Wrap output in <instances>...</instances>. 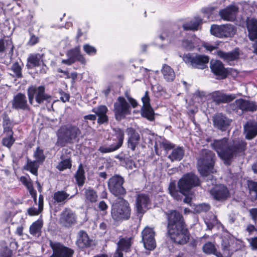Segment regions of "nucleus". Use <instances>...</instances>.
<instances>
[{"mask_svg": "<svg viewBox=\"0 0 257 257\" xmlns=\"http://www.w3.org/2000/svg\"><path fill=\"white\" fill-rule=\"evenodd\" d=\"M247 143L242 140L229 141L226 138L214 140L210 146L217 154L218 156L226 166L232 163L234 158L243 154L246 149Z\"/></svg>", "mask_w": 257, "mask_h": 257, "instance_id": "nucleus-1", "label": "nucleus"}, {"mask_svg": "<svg viewBox=\"0 0 257 257\" xmlns=\"http://www.w3.org/2000/svg\"><path fill=\"white\" fill-rule=\"evenodd\" d=\"M200 185V180L198 177L193 173H189L184 175L178 182V187L176 188L174 182H171L168 188L170 195L176 200H181L182 195H187L190 190L195 186Z\"/></svg>", "mask_w": 257, "mask_h": 257, "instance_id": "nucleus-2", "label": "nucleus"}, {"mask_svg": "<svg viewBox=\"0 0 257 257\" xmlns=\"http://www.w3.org/2000/svg\"><path fill=\"white\" fill-rule=\"evenodd\" d=\"M81 134V130L75 125L67 124L62 125L57 131L56 145L63 147L67 144H72L77 140Z\"/></svg>", "mask_w": 257, "mask_h": 257, "instance_id": "nucleus-3", "label": "nucleus"}, {"mask_svg": "<svg viewBox=\"0 0 257 257\" xmlns=\"http://www.w3.org/2000/svg\"><path fill=\"white\" fill-rule=\"evenodd\" d=\"M216 157L212 151L203 149L200 153V157L197 160L198 169L202 176H205L206 180H211L212 175L209 174V171L214 165Z\"/></svg>", "mask_w": 257, "mask_h": 257, "instance_id": "nucleus-4", "label": "nucleus"}, {"mask_svg": "<svg viewBox=\"0 0 257 257\" xmlns=\"http://www.w3.org/2000/svg\"><path fill=\"white\" fill-rule=\"evenodd\" d=\"M131 209L129 203L122 197H118L111 209V216L116 221L127 219L130 217Z\"/></svg>", "mask_w": 257, "mask_h": 257, "instance_id": "nucleus-5", "label": "nucleus"}, {"mask_svg": "<svg viewBox=\"0 0 257 257\" xmlns=\"http://www.w3.org/2000/svg\"><path fill=\"white\" fill-rule=\"evenodd\" d=\"M183 59L186 64L192 68L200 69L206 68L209 61L208 56L190 53L185 54Z\"/></svg>", "mask_w": 257, "mask_h": 257, "instance_id": "nucleus-6", "label": "nucleus"}, {"mask_svg": "<svg viewBox=\"0 0 257 257\" xmlns=\"http://www.w3.org/2000/svg\"><path fill=\"white\" fill-rule=\"evenodd\" d=\"M124 183V178L120 175H114L110 178L107 182L109 191L115 196L123 197L126 193L123 184Z\"/></svg>", "mask_w": 257, "mask_h": 257, "instance_id": "nucleus-7", "label": "nucleus"}, {"mask_svg": "<svg viewBox=\"0 0 257 257\" xmlns=\"http://www.w3.org/2000/svg\"><path fill=\"white\" fill-rule=\"evenodd\" d=\"M169 236L174 242L184 244L189 239V232L185 225L167 228Z\"/></svg>", "mask_w": 257, "mask_h": 257, "instance_id": "nucleus-8", "label": "nucleus"}, {"mask_svg": "<svg viewBox=\"0 0 257 257\" xmlns=\"http://www.w3.org/2000/svg\"><path fill=\"white\" fill-rule=\"evenodd\" d=\"M29 102L32 104L34 98L36 102L41 104L44 101H48L51 98L50 95L45 93V88L43 86H37L31 85L27 89Z\"/></svg>", "mask_w": 257, "mask_h": 257, "instance_id": "nucleus-9", "label": "nucleus"}, {"mask_svg": "<svg viewBox=\"0 0 257 257\" xmlns=\"http://www.w3.org/2000/svg\"><path fill=\"white\" fill-rule=\"evenodd\" d=\"M115 139L112 140L113 143L108 146H101L98 151L101 153H109L117 150L122 145L124 134V132L119 128H113Z\"/></svg>", "mask_w": 257, "mask_h": 257, "instance_id": "nucleus-10", "label": "nucleus"}, {"mask_svg": "<svg viewBox=\"0 0 257 257\" xmlns=\"http://www.w3.org/2000/svg\"><path fill=\"white\" fill-rule=\"evenodd\" d=\"M236 31L235 27L230 24L212 25L210 28L211 34L220 38L232 37L235 35Z\"/></svg>", "mask_w": 257, "mask_h": 257, "instance_id": "nucleus-11", "label": "nucleus"}, {"mask_svg": "<svg viewBox=\"0 0 257 257\" xmlns=\"http://www.w3.org/2000/svg\"><path fill=\"white\" fill-rule=\"evenodd\" d=\"M113 112L117 120L120 121L131 113V107L123 97H118L114 103Z\"/></svg>", "mask_w": 257, "mask_h": 257, "instance_id": "nucleus-12", "label": "nucleus"}, {"mask_svg": "<svg viewBox=\"0 0 257 257\" xmlns=\"http://www.w3.org/2000/svg\"><path fill=\"white\" fill-rule=\"evenodd\" d=\"M218 44L213 45L209 43L204 42L203 43V47L207 51L210 52L215 51L214 53L216 54L219 57L226 61H234L239 58V53L236 50L229 52H224L221 50H217Z\"/></svg>", "mask_w": 257, "mask_h": 257, "instance_id": "nucleus-13", "label": "nucleus"}, {"mask_svg": "<svg viewBox=\"0 0 257 257\" xmlns=\"http://www.w3.org/2000/svg\"><path fill=\"white\" fill-rule=\"evenodd\" d=\"M49 245L53 250V253L50 257H73L74 253L73 249L59 242L50 240Z\"/></svg>", "mask_w": 257, "mask_h": 257, "instance_id": "nucleus-14", "label": "nucleus"}, {"mask_svg": "<svg viewBox=\"0 0 257 257\" xmlns=\"http://www.w3.org/2000/svg\"><path fill=\"white\" fill-rule=\"evenodd\" d=\"M232 120L229 119L225 114L217 112L212 116V122L214 127L221 132H225L230 126Z\"/></svg>", "mask_w": 257, "mask_h": 257, "instance_id": "nucleus-15", "label": "nucleus"}, {"mask_svg": "<svg viewBox=\"0 0 257 257\" xmlns=\"http://www.w3.org/2000/svg\"><path fill=\"white\" fill-rule=\"evenodd\" d=\"M76 222V215L70 208H65L61 213L59 222L62 226L69 228L75 224Z\"/></svg>", "mask_w": 257, "mask_h": 257, "instance_id": "nucleus-16", "label": "nucleus"}, {"mask_svg": "<svg viewBox=\"0 0 257 257\" xmlns=\"http://www.w3.org/2000/svg\"><path fill=\"white\" fill-rule=\"evenodd\" d=\"M212 198L218 201L222 202L229 197V191L224 185L218 184L213 187L209 191Z\"/></svg>", "mask_w": 257, "mask_h": 257, "instance_id": "nucleus-17", "label": "nucleus"}, {"mask_svg": "<svg viewBox=\"0 0 257 257\" xmlns=\"http://www.w3.org/2000/svg\"><path fill=\"white\" fill-rule=\"evenodd\" d=\"M167 218V228L185 225L182 215L176 210H171L166 213Z\"/></svg>", "mask_w": 257, "mask_h": 257, "instance_id": "nucleus-18", "label": "nucleus"}, {"mask_svg": "<svg viewBox=\"0 0 257 257\" xmlns=\"http://www.w3.org/2000/svg\"><path fill=\"white\" fill-rule=\"evenodd\" d=\"M155 234L154 229L149 227H146L142 231V241L147 249L153 250L156 247Z\"/></svg>", "mask_w": 257, "mask_h": 257, "instance_id": "nucleus-19", "label": "nucleus"}, {"mask_svg": "<svg viewBox=\"0 0 257 257\" xmlns=\"http://www.w3.org/2000/svg\"><path fill=\"white\" fill-rule=\"evenodd\" d=\"M239 8L236 5H230L224 9L219 10L218 15L221 19L226 21L233 22L236 17Z\"/></svg>", "mask_w": 257, "mask_h": 257, "instance_id": "nucleus-20", "label": "nucleus"}, {"mask_svg": "<svg viewBox=\"0 0 257 257\" xmlns=\"http://www.w3.org/2000/svg\"><path fill=\"white\" fill-rule=\"evenodd\" d=\"M12 108L16 110H30L26 96L21 92L17 93L12 101Z\"/></svg>", "mask_w": 257, "mask_h": 257, "instance_id": "nucleus-21", "label": "nucleus"}, {"mask_svg": "<svg viewBox=\"0 0 257 257\" xmlns=\"http://www.w3.org/2000/svg\"><path fill=\"white\" fill-rule=\"evenodd\" d=\"M233 109H239L242 111L253 112L257 110V104L252 101L243 99L236 100L232 104Z\"/></svg>", "mask_w": 257, "mask_h": 257, "instance_id": "nucleus-22", "label": "nucleus"}, {"mask_svg": "<svg viewBox=\"0 0 257 257\" xmlns=\"http://www.w3.org/2000/svg\"><path fill=\"white\" fill-rule=\"evenodd\" d=\"M210 67L213 74L219 77V78L224 79L227 77L228 71L220 61L211 60Z\"/></svg>", "mask_w": 257, "mask_h": 257, "instance_id": "nucleus-23", "label": "nucleus"}, {"mask_svg": "<svg viewBox=\"0 0 257 257\" xmlns=\"http://www.w3.org/2000/svg\"><path fill=\"white\" fill-rule=\"evenodd\" d=\"M126 132L128 135L127 147L132 151H135L140 142V134L133 127L127 128Z\"/></svg>", "mask_w": 257, "mask_h": 257, "instance_id": "nucleus-24", "label": "nucleus"}, {"mask_svg": "<svg viewBox=\"0 0 257 257\" xmlns=\"http://www.w3.org/2000/svg\"><path fill=\"white\" fill-rule=\"evenodd\" d=\"M211 97L212 101L216 104L229 103L236 98L235 94H227L219 91L212 92Z\"/></svg>", "mask_w": 257, "mask_h": 257, "instance_id": "nucleus-25", "label": "nucleus"}, {"mask_svg": "<svg viewBox=\"0 0 257 257\" xmlns=\"http://www.w3.org/2000/svg\"><path fill=\"white\" fill-rule=\"evenodd\" d=\"M150 203V198L147 194H139L136 198V208L138 214H143L148 209V205Z\"/></svg>", "mask_w": 257, "mask_h": 257, "instance_id": "nucleus-26", "label": "nucleus"}, {"mask_svg": "<svg viewBox=\"0 0 257 257\" xmlns=\"http://www.w3.org/2000/svg\"><path fill=\"white\" fill-rule=\"evenodd\" d=\"M244 134L245 138L248 140H251L257 136V122L248 121L244 125Z\"/></svg>", "mask_w": 257, "mask_h": 257, "instance_id": "nucleus-27", "label": "nucleus"}, {"mask_svg": "<svg viewBox=\"0 0 257 257\" xmlns=\"http://www.w3.org/2000/svg\"><path fill=\"white\" fill-rule=\"evenodd\" d=\"M92 240L90 239L87 233L84 230H80L77 233L76 242L77 245L80 248H86L91 246Z\"/></svg>", "mask_w": 257, "mask_h": 257, "instance_id": "nucleus-28", "label": "nucleus"}, {"mask_svg": "<svg viewBox=\"0 0 257 257\" xmlns=\"http://www.w3.org/2000/svg\"><path fill=\"white\" fill-rule=\"evenodd\" d=\"M246 25L248 31V36L251 41L257 39V20L247 18Z\"/></svg>", "mask_w": 257, "mask_h": 257, "instance_id": "nucleus-29", "label": "nucleus"}, {"mask_svg": "<svg viewBox=\"0 0 257 257\" xmlns=\"http://www.w3.org/2000/svg\"><path fill=\"white\" fill-rule=\"evenodd\" d=\"M72 197V196H70V195L64 191H58L54 193L52 199L54 203L63 205Z\"/></svg>", "mask_w": 257, "mask_h": 257, "instance_id": "nucleus-30", "label": "nucleus"}, {"mask_svg": "<svg viewBox=\"0 0 257 257\" xmlns=\"http://www.w3.org/2000/svg\"><path fill=\"white\" fill-rule=\"evenodd\" d=\"M66 55L74 62L76 61H79L82 64H85L86 62L84 57L81 54L79 47L68 51Z\"/></svg>", "mask_w": 257, "mask_h": 257, "instance_id": "nucleus-31", "label": "nucleus"}, {"mask_svg": "<svg viewBox=\"0 0 257 257\" xmlns=\"http://www.w3.org/2000/svg\"><path fill=\"white\" fill-rule=\"evenodd\" d=\"M202 19L199 17H195L189 22L184 23L182 27L185 31H196L202 23Z\"/></svg>", "mask_w": 257, "mask_h": 257, "instance_id": "nucleus-32", "label": "nucleus"}, {"mask_svg": "<svg viewBox=\"0 0 257 257\" xmlns=\"http://www.w3.org/2000/svg\"><path fill=\"white\" fill-rule=\"evenodd\" d=\"M43 55L40 54H32L28 58L27 67L32 68L34 67L39 66L43 62L42 57Z\"/></svg>", "mask_w": 257, "mask_h": 257, "instance_id": "nucleus-33", "label": "nucleus"}, {"mask_svg": "<svg viewBox=\"0 0 257 257\" xmlns=\"http://www.w3.org/2000/svg\"><path fill=\"white\" fill-rule=\"evenodd\" d=\"M164 79L168 82L172 81L175 78V74L170 66L164 64L161 70Z\"/></svg>", "mask_w": 257, "mask_h": 257, "instance_id": "nucleus-34", "label": "nucleus"}, {"mask_svg": "<svg viewBox=\"0 0 257 257\" xmlns=\"http://www.w3.org/2000/svg\"><path fill=\"white\" fill-rule=\"evenodd\" d=\"M132 237L120 238L117 243V248L122 251L127 252L132 245Z\"/></svg>", "mask_w": 257, "mask_h": 257, "instance_id": "nucleus-35", "label": "nucleus"}, {"mask_svg": "<svg viewBox=\"0 0 257 257\" xmlns=\"http://www.w3.org/2000/svg\"><path fill=\"white\" fill-rule=\"evenodd\" d=\"M184 156V150L182 147H177L172 150V153L168 158L173 162L174 161H180Z\"/></svg>", "mask_w": 257, "mask_h": 257, "instance_id": "nucleus-36", "label": "nucleus"}, {"mask_svg": "<svg viewBox=\"0 0 257 257\" xmlns=\"http://www.w3.org/2000/svg\"><path fill=\"white\" fill-rule=\"evenodd\" d=\"M141 115L150 121L154 120L155 112L151 106H142L141 108Z\"/></svg>", "mask_w": 257, "mask_h": 257, "instance_id": "nucleus-37", "label": "nucleus"}, {"mask_svg": "<svg viewBox=\"0 0 257 257\" xmlns=\"http://www.w3.org/2000/svg\"><path fill=\"white\" fill-rule=\"evenodd\" d=\"M42 226L43 222L42 220H38L33 222L30 227V234L33 235H40Z\"/></svg>", "mask_w": 257, "mask_h": 257, "instance_id": "nucleus-38", "label": "nucleus"}, {"mask_svg": "<svg viewBox=\"0 0 257 257\" xmlns=\"http://www.w3.org/2000/svg\"><path fill=\"white\" fill-rule=\"evenodd\" d=\"M77 183L79 186H82L84 183V171L82 164H80L75 175Z\"/></svg>", "mask_w": 257, "mask_h": 257, "instance_id": "nucleus-39", "label": "nucleus"}, {"mask_svg": "<svg viewBox=\"0 0 257 257\" xmlns=\"http://www.w3.org/2000/svg\"><path fill=\"white\" fill-rule=\"evenodd\" d=\"M39 162L37 161H32L29 159L27 160V163L25 169L30 171L33 174L38 175V169L39 166Z\"/></svg>", "mask_w": 257, "mask_h": 257, "instance_id": "nucleus-40", "label": "nucleus"}, {"mask_svg": "<svg viewBox=\"0 0 257 257\" xmlns=\"http://www.w3.org/2000/svg\"><path fill=\"white\" fill-rule=\"evenodd\" d=\"M61 161L56 166V168L60 171H62L67 169H70L72 166L71 160L70 158H63L61 157Z\"/></svg>", "mask_w": 257, "mask_h": 257, "instance_id": "nucleus-41", "label": "nucleus"}, {"mask_svg": "<svg viewBox=\"0 0 257 257\" xmlns=\"http://www.w3.org/2000/svg\"><path fill=\"white\" fill-rule=\"evenodd\" d=\"M85 196L86 200L91 202H95L97 201V193L91 188H89L85 189Z\"/></svg>", "mask_w": 257, "mask_h": 257, "instance_id": "nucleus-42", "label": "nucleus"}, {"mask_svg": "<svg viewBox=\"0 0 257 257\" xmlns=\"http://www.w3.org/2000/svg\"><path fill=\"white\" fill-rule=\"evenodd\" d=\"M34 157L36 159L35 161L38 162L39 163H42L46 158L44 154L43 150L41 149L39 147L36 149L34 154Z\"/></svg>", "mask_w": 257, "mask_h": 257, "instance_id": "nucleus-43", "label": "nucleus"}, {"mask_svg": "<svg viewBox=\"0 0 257 257\" xmlns=\"http://www.w3.org/2000/svg\"><path fill=\"white\" fill-rule=\"evenodd\" d=\"M11 70L13 72V76L18 78L22 77V68L18 62L14 63L11 68Z\"/></svg>", "mask_w": 257, "mask_h": 257, "instance_id": "nucleus-44", "label": "nucleus"}, {"mask_svg": "<svg viewBox=\"0 0 257 257\" xmlns=\"http://www.w3.org/2000/svg\"><path fill=\"white\" fill-rule=\"evenodd\" d=\"M203 250L206 253L212 254L215 253L216 248L212 243L208 242L203 245Z\"/></svg>", "mask_w": 257, "mask_h": 257, "instance_id": "nucleus-45", "label": "nucleus"}, {"mask_svg": "<svg viewBox=\"0 0 257 257\" xmlns=\"http://www.w3.org/2000/svg\"><path fill=\"white\" fill-rule=\"evenodd\" d=\"M108 111L107 108L105 105H100L97 108L92 109V111L95 113L96 116H101L106 114Z\"/></svg>", "mask_w": 257, "mask_h": 257, "instance_id": "nucleus-46", "label": "nucleus"}, {"mask_svg": "<svg viewBox=\"0 0 257 257\" xmlns=\"http://www.w3.org/2000/svg\"><path fill=\"white\" fill-rule=\"evenodd\" d=\"M15 141L13 136H7L4 137L2 140V144L3 146L10 148Z\"/></svg>", "mask_w": 257, "mask_h": 257, "instance_id": "nucleus-47", "label": "nucleus"}, {"mask_svg": "<svg viewBox=\"0 0 257 257\" xmlns=\"http://www.w3.org/2000/svg\"><path fill=\"white\" fill-rule=\"evenodd\" d=\"M122 166L129 169H133L134 167H137L136 165L134 163V161L129 158H125L124 163H122Z\"/></svg>", "mask_w": 257, "mask_h": 257, "instance_id": "nucleus-48", "label": "nucleus"}, {"mask_svg": "<svg viewBox=\"0 0 257 257\" xmlns=\"http://www.w3.org/2000/svg\"><path fill=\"white\" fill-rule=\"evenodd\" d=\"M182 46L184 48L188 51L192 50L195 47L193 43L191 41L188 40L183 41Z\"/></svg>", "mask_w": 257, "mask_h": 257, "instance_id": "nucleus-49", "label": "nucleus"}, {"mask_svg": "<svg viewBox=\"0 0 257 257\" xmlns=\"http://www.w3.org/2000/svg\"><path fill=\"white\" fill-rule=\"evenodd\" d=\"M84 51L88 55H93L96 54V50L94 47L88 44H85L83 46Z\"/></svg>", "mask_w": 257, "mask_h": 257, "instance_id": "nucleus-50", "label": "nucleus"}, {"mask_svg": "<svg viewBox=\"0 0 257 257\" xmlns=\"http://www.w3.org/2000/svg\"><path fill=\"white\" fill-rule=\"evenodd\" d=\"M247 186L250 192H254L257 198V182L253 181H247Z\"/></svg>", "mask_w": 257, "mask_h": 257, "instance_id": "nucleus-51", "label": "nucleus"}, {"mask_svg": "<svg viewBox=\"0 0 257 257\" xmlns=\"http://www.w3.org/2000/svg\"><path fill=\"white\" fill-rule=\"evenodd\" d=\"M210 208V205L208 204H200L197 206L196 209L198 212H206Z\"/></svg>", "mask_w": 257, "mask_h": 257, "instance_id": "nucleus-52", "label": "nucleus"}, {"mask_svg": "<svg viewBox=\"0 0 257 257\" xmlns=\"http://www.w3.org/2000/svg\"><path fill=\"white\" fill-rule=\"evenodd\" d=\"M249 215L254 221L255 224H257V208H251L248 211Z\"/></svg>", "mask_w": 257, "mask_h": 257, "instance_id": "nucleus-53", "label": "nucleus"}, {"mask_svg": "<svg viewBox=\"0 0 257 257\" xmlns=\"http://www.w3.org/2000/svg\"><path fill=\"white\" fill-rule=\"evenodd\" d=\"M218 220L215 216H213L212 221H205V223L207 225V229L211 230L212 228L217 224Z\"/></svg>", "mask_w": 257, "mask_h": 257, "instance_id": "nucleus-54", "label": "nucleus"}, {"mask_svg": "<svg viewBox=\"0 0 257 257\" xmlns=\"http://www.w3.org/2000/svg\"><path fill=\"white\" fill-rule=\"evenodd\" d=\"M142 100L143 103V106H151L150 103V97L149 96V92L146 91L145 95L142 98Z\"/></svg>", "mask_w": 257, "mask_h": 257, "instance_id": "nucleus-55", "label": "nucleus"}, {"mask_svg": "<svg viewBox=\"0 0 257 257\" xmlns=\"http://www.w3.org/2000/svg\"><path fill=\"white\" fill-rule=\"evenodd\" d=\"M8 125H11V122L8 114L4 113L3 116V126Z\"/></svg>", "mask_w": 257, "mask_h": 257, "instance_id": "nucleus-56", "label": "nucleus"}, {"mask_svg": "<svg viewBox=\"0 0 257 257\" xmlns=\"http://www.w3.org/2000/svg\"><path fill=\"white\" fill-rule=\"evenodd\" d=\"M59 93L62 95L60 97V99L63 102H65L69 101L70 96L68 94L64 93L61 89L59 90Z\"/></svg>", "mask_w": 257, "mask_h": 257, "instance_id": "nucleus-57", "label": "nucleus"}, {"mask_svg": "<svg viewBox=\"0 0 257 257\" xmlns=\"http://www.w3.org/2000/svg\"><path fill=\"white\" fill-rule=\"evenodd\" d=\"M108 120V116L106 114L98 116L97 119V122L99 124H103L107 122Z\"/></svg>", "mask_w": 257, "mask_h": 257, "instance_id": "nucleus-58", "label": "nucleus"}, {"mask_svg": "<svg viewBox=\"0 0 257 257\" xmlns=\"http://www.w3.org/2000/svg\"><path fill=\"white\" fill-rule=\"evenodd\" d=\"M4 132L6 134L7 136H13V132L11 125L3 126Z\"/></svg>", "mask_w": 257, "mask_h": 257, "instance_id": "nucleus-59", "label": "nucleus"}, {"mask_svg": "<svg viewBox=\"0 0 257 257\" xmlns=\"http://www.w3.org/2000/svg\"><path fill=\"white\" fill-rule=\"evenodd\" d=\"M39 211H40L39 209L38 210L35 208L31 207L28 209L27 212L30 215L33 216L38 215L39 213Z\"/></svg>", "mask_w": 257, "mask_h": 257, "instance_id": "nucleus-60", "label": "nucleus"}, {"mask_svg": "<svg viewBox=\"0 0 257 257\" xmlns=\"http://www.w3.org/2000/svg\"><path fill=\"white\" fill-rule=\"evenodd\" d=\"M160 38L162 40L167 39L169 42H171L172 41V37L168 35L167 33L164 32L160 36Z\"/></svg>", "mask_w": 257, "mask_h": 257, "instance_id": "nucleus-61", "label": "nucleus"}, {"mask_svg": "<svg viewBox=\"0 0 257 257\" xmlns=\"http://www.w3.org/2000/svg\"><path fill=\"white\" fill-rule=\"evenodd\" d=\"M29 190V192L33 197L34 201L36 202L37 200V193L36 191L32 187V185L30 186V188H28Z\"/></svg>", "mask_w": 257, "mask_h": 257, "instance_id": "nucleus-62", "label": "nucleus"}, {"mask_svg": "<svg viewBox=\"0 0 257 257\" xmlns=\"http://www.w3.org/2000/svg\"><path fill=\"white\" fill-rule=\"evenodd\" d=\"M161 145L165 150H169L172 148L171 144L167 141H163L161 143Z\"/></svg>", "mask_w": 257, "mask_h": 257, "instance_id": "nucleus-63", "label": "nucleus"}, {"mask_svg": "<svg viewBox=\"0 0 257 257\" xmlns=\"http://www.w3.org/2000/svg\"><path fill=\"white\" fill-rule=\"evenodd\" d=\"M250 244L253 249H257V237L251 238Z\"/></svg>", "mask_w": 257, "mask_h": 257, "instance_id": "nucleus-64", "label": "nucleus"}]
</instances>
